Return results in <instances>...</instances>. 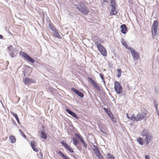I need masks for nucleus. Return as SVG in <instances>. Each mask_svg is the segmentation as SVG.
I'll use <instances>...</instances> for the list:
<instances>
[{
  "instance_id": "51",
  "label": "nucleus",
  "mask_w": 159,
  "mask_h": 159,
  "mask_svg": "<svg viewBox=\"0 0 159 159\" xmlns=\"http://www.w3.org/2000/svg\"><path fill=\"white\" fill-rule=\"evenodd\" d=\"M102 81L103 82V84H104L105 85V86H106V82L104 80V79H102Z\"/></svg>"
},
{
  "instance_id": "40",
  "label": "nucleus",
  "mask_w": 159,
  "mask_h": 159,
  "mask_svg": "<svg viewBox=\"0 0 159 159\" xmlns=\"http://www.w3.org/2000/svg\"><path fill=\"white\" fill-rule=\"evenodd\" d=\"M11 120H12L11 123H12V125H16V126H17V125L16 124L15 121L14 120H13L12 119H11Z\"/></svg>"
},
{
  "instance_id": "9",
  "label": "nucleus",
  "mask_w": 159,
  "mask_h": 159,
  "mask_svg": "<svg viewBox=\"0 0 159 159\" xmlns=\"http://www.w3.org/2000/svg\"><path fill=\"white\" fill-rule=\"evenodd\" d=\"M88 79L92 85L99 92L101 91V89L96 82L91 78L88 77Z\"/></svg>"
},
{
  "instance_id": "42",
  "label": "nucleus",
  "mask_w": 159,
  "mask_h": 159,
  "mask_svg": "<svg viewBox=\"0 0 159 159\" xmlns=\"http://www.w3.org/2000/svg\"><path fill=\"white\" fill-rule=\"evenodd\" d=\"M73 157L75 159H79V156L77 155L76 154H75L73 156Z\"/></svg>"
},
{
  "instance_id": "23",
  "label": "nucleus",
  "mask_w": 159,
  "mask_h": 159,
  "mask_svg": "<svg viewBox=\"0 0 159 159\" xmlns=\"http://www.w3.org/2000/svg\"><path fill=\"white\" fill-rule=\"evenodd\" d=\"M103 109L106 112V114L109 116V117H111L113 115L111 111L109 110L108 108H106L105 107H104L103 108Z\"/></svg>"
},
{
  "instance_id": "32",
  "label": "nucleus",
  "mask_w": 159,
  "mask_h": 159,
  "mask_svg": "<svg viewBox=\"0 0 159 159\" xmlns=\"http://www.w3.org/2000/svg\"><path fill=\"white\" fill-rule=\"evenodd\" d=\"M93 152L97 157L101 154L99 149L93 151Z\"/></svg>"
},
{
  "instance_id": "31",
  "label": "nucleus",
  "mask_w": 159,
  "mask_h": 159,
  "mask_svg": "<svg viewBox=\"0 0 159 159\" xmlns=\"http://www.w3.org/2000/svg\"><path fill=\"white\" fill-rule=\"evenodd\" d=\"M126 115L127 117V118L128 119H129L131 120H133V121H135V120H134V118H132V119L131 118L132 117H133V116H135L134 115V114H132V116H130V117L129 116V114H128V113H127Z\"/></svg>"
},
{
  "instance_id": "26",
  "label": "nucleus",
  "mask_w": 159,
  "mask_h": 159,
  "mask_svg": "<svg viewBox=\"0 0 159 159\" xmlns=\"http://www.w3.org/2000/svg\"><path fill=\"white\" fill-rule=\"evenodd\" d=\"M10 141L12 143H14L16 142V139L15 137L12 135H11L9 137Z\"/></svg>"
},
{
  "instance_id": "16",
  "label": "nucleus",
  "mask_w": 159,
  "mask_h": 159,
  "mask_svg": "<svg viewBox=\"0 0 159 159\" xmlns=\"http://www.w3.org/2000/svg\"><path fill=\"white\" fill-rule=\"evenodd\" d=\"M66 111L69 114L71 115L72 116L75 118L76 119L79 120L80 119V117L78 116L77 114L74 111H72L66 108Z\"/></svg>"
},
{
  "instance_id": "27",
  "label": "nucleus",
  "mask_w": 159,
  "mask_h": 159,
  "mask_svg": "<svg viewBox=\"0 0 159 159\" xmlns=\"http://www.w3.org/2000/svg\"><path fill=\"white\" fill-rule=\"evenodd\" d=\"M58 153L63 159H70L68 156L65 155L61 151H59Z\"/></svg>"
},
{
  "instance_id": "1",
  "label": "nucleus",
  "mask_w": 159,
  "mask_h": 159,
  "mask_svg": "<svg viewBox=\"0 0 159 159\" xmlns=\"http://www.w3.org/2000/svg\"><path fill=\"white\" fill-rule=\"evenodd\" d=\"M21 55L25 60L32 63H34V62L35 61L26 52H21Z\"/></svg>"
},
{
  "instance_id": "7",
  "label": "nucleus",
  "mask_w": 159,
  "mask_h": 159,
  "mask_svg": "<svg viewBox=\"0 0 159 159\" xmlns=\"http://www.w3.org/2000/svg\"><path fill=\"white\" fill-rule=\"evenodd\" d=\"M8 50V52L9 54V55L12 58H15L16 57V54L15 53L16 51L15 49L14 48L13 46L10 45L7 48Z\"/></svg>"
},
{
  "instance_id": "41",
  "label": "nucleus",
  "mask_w": 159,
  "mask_h": 159,
  "mask_svg": "<svg viewBox=\"0 0 159 159\" xmlns=\"http://www.w3.org/2000/svg\"><path fill=\"white\" fill-rule=\"evenodd\" d=\"M99 75H100V78H101V79L102 80L104 79V75L103 74L100 73L99 74Z\"/></svg>"
},
{
  "instance_id": "22",
  "label": "nucleus",
  "mask_w": 159,
  "mask_h": 159,
  "mask_svg": "<svg viewBox=\"0 0 159 159\" xmlns=\"http://www.w3.org/2000/svg\"><path fill=\"white\" fill-rule=\"evenodd\" d=\"M29 68H30L29 66H27L23 70L22 74L23 75L24 77L27 76L29 75V73L28 72V70Z\"/></svg>"
},
{
  "instance_id": "29",
  "label": "nucleus",
  "mask_w": 159,
  "mask_h": 159,
  "mask_svg": "<svg viewBox=\"0 0 159 159\" xmlns=\"http://www.w3.org/2000/svg\"><path fill=\"white\" fill-rule=\"evenodd\" d=\"M137 141L138 143L141 145H143L144 143V141L142 138L139 137L137 139Z\"/></svg>"
},
{
  "instance_id": "34",
  "label": "nucleus",
  "mask_w": 159,
  "mask_h": 159,
  "mask_svg": "<svg viewBox=\"0 0 159 159\" xmlns=\"http://www.w3.org/2000/svg\"><path fill=\"white\" fill-rule=\"evenodd\" d=\"M54 36L55 37L59 39H60L61 38V37L60 35L59 34L58 31L57 32H55V34H54Z\"/></svg>"
},
{
  "instance_id": "54",
  "label": "nucleus",
  "mask_w": 159,
  "mask_h": 159,
  "mask_svg": "<svg viewBox=\"0 0 159 159\" xmlns=\"http://www.w3.org/2000/svg\"><path fill=\"white\" fill-rule=\"evenodd\" d=\"M156 111L157 112V115L159 116V111L158 110Z\"/></svg>"
},
{
  "instance_id": "30",
  "label": "nucleus",
  "mask_w": 159,
  "mask_h": 159,
  "mask_svg": "<svg viewBox=\"0 0 159 159\" xmlns=\"http://www.w3.org/2000/svg\"><path fill=\"white\" fill-rule=\"evenodd\" d=\"M115 157L113 156L110 153L107 154V159H114Z\"/></svg>"
},
{
  "instance_id": "20",
  "label": "nucleus",
  "mask_w": 159,
  "mask_h": 159,
  "mask_svg": "<svg viewBox=\"0 0 159 159\" xmlns=\"http://www.w3.org/2000/svg\"><path fill=\"white\" fill-rule=\"evenodd\" d=\"M30 144L32 148L34 151L36 152H37L39 151V149L36 148V144L35 141H31Z\"/></svg>"
},
{
  "instance_id": "24",
  "label": "nucleus",
  "mask_w": 159,
  "mask_h": 159,
  "mask_svg": "<svg viewBox=\"0 0 159 159\" xmlns=\"http://www.w3.org/2000/svg\"><path fill=\"white\" fill-rule=\"evenodd\" d=\"M122 44L125 47V48L129 50V48H131L130 47H128L126 42L125 41L124 39H122L121 41Z\"/></svg>"
},
{
  "instance_id": "11",
  "label": "nucleus",
  "mask_w": 159,
  "mask_h": 159,
  "mask_svg": "<svg viewBox=\"0 0 159 159\" xmlns=\"http://www.w3.org/2000/svg\"><path fill=\"white\" fill-rule=\"evenodd\" d=\"M71 139L72 140L73 143L75 146H76V148L79 151L81 152V150H83L82 149L81 146L79 142L78 141L76 140L75 138H71Z\"/></svg>"
},
{
  "instance_id": "19",
  "label": "nucleus",
  "mask_w": 159,
  "mask_h": 159,
  "mask_svg": "<svg viewBox=\"0 0 159 159\" xmlns=\"http://www.w3.org/2000/svg\"><path fill=\"white\" fill-rule=\"evenodd\" d=\"M120 28L121 29V32L123 34H125L128 31L126 25L124 24L121 25Z\"/></svg>"
},
{
  "instance_id": "57",
  "label": "nucleus",
  "mask_w": 159,
  "mask_h": 159,
  "mask_svg": "<svg viewBox=\"0 0 159 159\" xmlns=\"http://www.w3.org/2000/svg\"><path fill=\"white\" fill-rule=\"evenodd\" d=\"M106 87V88L109 91V90L107 88V87L106 86H105Z\"/></svg>"
},
{
  "instance_id": "44",
  "label": "nucleus",
  "mask_w": 159,
  "mask_h": 159,
  "mask_svg": "<svg viewBox=\"0 0 159 159\" xmlns=\"http://www.w3.org/2000/svg\"><path fill=\"white\" fill-rule=\"evenodd\" d=\"M39 154L41 158H43V153L41 151H40L39 152Z\"/></svg>"
},
{
  "instance_id": "60",
  "label": "nucleus",
  "mask_w": 159,
  "mask_h": 159,
  "mask_svg": "<svg viewBox=\"0 0 159 159\" xmlns=\"http://www.w3.org/2000/svg\"><path fill=\"white\" fill-rule=\"evenodd\" d=\"M158 51L159 52V47L158 48Z\"/></svg>"
},
{
  "instance_id": "17",
  "label": "nucleus",
  "mask_w": 159,
  "mask_h": 159,
  "mask_svg": "<svg viewBox=\"0 0 159 159\" xmlns=\"http://www.w3.org/2000/svg\"><path fill=\"white\" fill-rule=\"evenodd\" d=\"M153 138L152 134L145 137L144 140L147 145H148L152 140Z\"/></svg>"
},
{
  "instance_id": "13",
  "label": "nucleus",
  "mask_w": 159,
  "mask_h": 159,
  "mask_svg": "<svg viewBox=\"0 0 159 159\" xmlns=\"http://www.w3.org/2000/svg\"><path fill=\"white\" fill-rule=\"evenodd\" d=\"M152 134L151 131L148 129H143L141 132V134L143 137H146Z\"/></svg>"
},
{
  "instance_id": "37",
  "label": "nucleus",
  "mask_w": 159,
  "mask_h": 159,
  "mask_svg": "<svg viewBox=\"0 0 159 159\" xmlns=\"http://www.w3.org/2000/svg\"><path fill=\"white\" fill-rule=\"evenodd\" d=\"M19 131L20 132L21 135L25 139H26V136L25 134L22 132V130L20 129L19 130Z\"/></svg>"
},
{
  "instance_id": "61",
  "label": "nucleus",
  "mask_w": 159,
  "mask_h": 159,
  "mask_svg": "<svg viewBox=\"0 0 159 159\" xmlns=\"http://www.w3.org/2000/svg\"><path fill=\"white\" fill-rule=\"evenodd\" d=\"M41 159H43V158H41Z\"/></svg>"
},
{
  "instance_id": "10",
  "label": "nucleus",
  "mask_w": 159,
  "mask_h": 159,
  "mask_svg": "<svg viewBox=\"0 0 159 159\" xmlns=\"http://www.w3.org/2000/svg\"><path fill=\"white\" fill-rule=\"evenodd\" d=\"M75 136L80 140V142L83 144L84 148L86 149L87 146V144L85 142L82 136L80 134L76 133H75Z\"/></svg>"
},
{
  "instance_id": "4",
  "label": "nucleus",
  "mask_w": 159,
  "mask_h": 159,
  "mask_svg": "<svg viewBox=\"0 0 159 159\" xmlns=\"http://www.w3.org/2000/svg\"><path fill=\"white\" fill-rule=\"evenodd\" d=\"M158 26V21L157 20H154L153 23L152 28V34L153 37H155L157 35Z\"/></svg>"
},
{
  "instance_id": "38",
  "label": "nucleus",
  "mask_w": 159,
  "mask_h": 159,
  "mask_svg": "<svg viewBox=\"0 0 159 159\" xmlns=\"http://www.w3.org/2000/svg\"><path fill=\"white\" fill-rule=\"evenodd\" d=\"M93 148H93V151H95V150H97L99 149L98 147L97 146H96V145H93Z\"/></svg>"
},
{
  "instance_id": "52",
  "label": "nucleus",
  "mask_w": 159,
  "mask_h": 159,
  "mask_svg": "<svg viewBox=\"0 0 159 159\" xmlns=\"http://www.w3.org/2000/svg\"><path fill=\"white\" fill-rule=\"evenodd\" d=\"M153 104L154 106L157 105V104H156V102L155 100L153 101Z\"/></svg>"
},
{
  "instance_id": "14",
  "label": "nucleus",
  "mask_w": 159,
  "mask_h": 159,
  "mask_svg": "<svg viewBox=\"0 0 159 159\" xmlns=\"http://www.w3.org/2000/svg\"><path fill=\"white\" fill-rule=\"evenodd\" d=\"M23 82L25 84L29 85L31 83H35L36 82L33 79L28 77H25L23 80Z\"/></svg>"
},
{
  "instance_id": "33",
  "label": "nucleus",
  "mask_w": 159,
  "mask_h": 159,
  "mask_svg": "<svg viewBox=\"0 0 159 159\" xmlns=\"http://www.w3.org/2000/svg\"><path fill=\"white\" fill-rule=\"evenodd\" d=\"M154 91L156 94H159V87L156 86L154 88Z\"/></svg>"
},
{
  "instance_id": "28",
  "label": "nucleus",
  "mask_w": 159,
  "mask_h": 159,
  "mask_svg": "<svg viewBox=\"0 0 159 159\" xmlns=\"http://www.w3.org/2000/svg\"><path fill=\"white\" fill-rule=\"evenodd\" d=\"M11 113L12 115L15 118L18 123L19 124H20V122L17 114L16 113H14L12 112H11Z\"/></svg>"
},
{
  "instance_id": "45",
  "label": "nucleus",
  "mask_w": 159,
  "mask_h": 159,
  "mask_svg": "<svg viewBox=\"0 0 159 159\" xmlns=\"http://www.w3.org/2000/svg\"><path fill=\"white\" fill-rule=\"evenodd\" d=\"M98 157L99 159H104L103 156H102L101 154L99 155V156H98Z\"/></svg>"
},
{
  "instance_id": "47",
  "label": "nucleus",
  "mask_w": 159,
  "mask_h": 159,
  "mask_svg": "<svg viewBox=\"0 0 159 159\" xmlns=\"http://www.w3.org/2000/svg\"><path fill=\"white\" fill-rule=\"evenodd\" d=\"M98 126L99 128L100 129V131L102 132V133H104V134H106V133L103 131L101 128L100 127V126L99 125H98Z\"/></svg>"
},
{
  "instance_id": "8",
  "label": "nucleus",
  "mask_w": 159,
  "mask_h": 159,
  "mask_svg": "<svg viewBox=\"0 0 159 159\" xmlns=\"http://www.w3.org/2000/svg\"><path fill=\"white\" fill-rule=\"evenodd\" d=\"M129 50L133 57L134 60H138L140 58V55L136 51L132 48H129Z\"/></svg>"
},
{
  "instance_id": "58",
  "label": "nucleus",
  "mask_w": 159,
  "mask_h": 159,
  "mask_svg": "<svg viewBox=\"0 0 159 159\" xmlns=\"http://www.w3.org/2000/svg\"><path fill=\"white\" fill-rule=\"evenodd\" d=\"M42 128L43 129H44V126H42Z\"/></svg>"
},
{
  "instance_id": "35",
  "label": "nucleus",
  "mask_w": 159,
  "mask_h": 159,
  "mask_svg": "<svg viewBox=\"0 0 159 159\" xmlns=\"http://www.w3.org/2000/svg\"><path fill=\"white\" fill-rule=\"evenodd\" d=\"M110 119H111V121L114 123H115L116 122V119L114 117V115H113L111 117H110Z\"/></svg>"
},
{
  "instance_id": "12",
  "label": "nucleus",
  "mask_w": 159,
  "mask_h": 159,
  "mask_svg": "<svg viewBox=\"0 0 159 159\" xmlns=\"http://www.w3.org/2000/svg\"><path fill=\"white\" fill-rule=\"evenodd\" d=\"M60 143L61 145L70 152L73 153L74 152V150L73 149L66 143L62 141H61Z\"/></svg>"
},
{
  "instance_id": "36",
  "label": "nucleus",
  "mask_w": 159,
  "mask_h": 159,
  "mask_svg": "<svg viewBox=\"0 0 159 159\" xmlns=\"http://www.w3.org/2000/svg\"><path fill=\"white\" fill-rule=\"evenodd\" d=\"M49 29L52 31H53V30H54V28H55V26L52 25L51 24H50L49 25Z\"/></svg>"
},
{
  "instance_id": "39",
  "label": "nucleus",
  "mask_w": 159,
  "mask_h": 159,
  "mask_svg": "<svg viewBox=\"0 0 159 159\" xmlns=\"http://www.w3.org/2000/svg\"><path fill=\"white\" fill-rule=\"evenodd\" d=\"M75 6H76V8L78 9L79 11V10L81 7V2H80V5L76 4L75 5Z\"/></svg>"
},
{
  "instance_id": "5",
  "label": "nucleus",
  "mask_w": 159,
  "mask_h": 159,
  "mask_svg": "<svg viewBox=\"0 0 159 159\" xmlns=\"http://www.w3.org/2000/svg\"><path fill=\"white\" fill-rule=\"evenodd\" d=\"M114 89L116 92L118 94L122 93V87L120 84L117 81L114 83Z\"/></svg>"
},
{
  "instance_id": "56",
  "label": "nucleus",
  "mask_w": 159,
  "mask_h": 159,
  "mask_svg": "<svg viewBox=\"0 0 159 159\" xmlns=\"http://www.w3.org/2000/svg\"><path fill=\"white\" fill-rule=\"evenodd\" d=\"M106 87V88L109 91V90L107 88V87L106 86H105Z\"/></svg>"
},
{
  "instance_id": "43",
  "label": "nucleus",
  "mask_w": 159,
  "mask_h": 159,
  "mask_svg": "<svg viewBox=\"0 0 159 159\" xmlns=\"http://www.w3.org/2000/svg\"><path fill=\"white\" fill-rule=\"evenodd\" d=\"M116 71L118 72L119 74H121L122 71L121 69H118L116 70Z\"/></svg>"
},
{
  "instance_id": "25",
  "label": "nucleus",
  "mask_w": 159,
  "mask_h": 159,
  "mask_svg": "<svg viewBox=\"0 0 159 159\" xmlns=\"http://www.w3.org/2000/svg\"><path fill=\"white\" fill-rule=\"evenodd\" d=\"M110 6L111 7H117L116 1V0H111L110 1Z\"/></svg>"
},
{
  "instance_id": "46",
  "label": "nucleus",
  "mask_w": 159,
  "mask_h": 159,
  "mask_svg": "<svg viewBox=\"0 0 159 159\" xmlns=\"http://www.w3.org/2000/svg\"><path fill=\"white\" fill-rule=\"evenodd\" d=\"M145 159H150L149 156L148 155H145Z\"/></svg>"
},
{
  "instance_id": "21",
  "label": "nucleus",
  "mask_w": 159,
  "mask_h": 159,
  "mask_svg": "<svg viewBox=\"0 0 159 159\" xmlns=\"http://www.w3.org/2000/svg\"><path fill=\"white\" fill-rule=\"evenodd\" d=\"M41 135L40 137L41 139H47V134L43 130H42L40 131Z\"/></svg>"
},
{
  "instance_id": "50",
  "label": "nucleus",
  "mask_w": 159,
  "mask_h": 159,
  "mask_svg": "<svg viewBox=\"0 0 159 159\" xmlns=\"http://www.w3.org/2000/svg\"><path fill=\"white\" fill-rule=\"evenodd\" d=\"M52 31L53 32H54L55 33V32H58V31H57V30L55 28H54V30H53V31Z\"/></svg>"
},
{
  "instance_id": "55",
  "label": "nucleus",
  "mask_w": 159,
  "mask_h": 159,
  "mask_svg": "<svg viewBox=\"0 0 159 159\" xmlns=\"http://www.w3.org/2000/svg\"><path fill=\"white\" fill-rule=\"evenodd\" d=\"M103 1L104 2H107V1L106 0H103Z\"/></svg>"
},
{
  "instance_id": "59",
  "label": "nucleus",
  "mask_w": 159,
  "mask_h": 159,
  "mask_svg": "<svg viewBox=\"0 0 159 159\" xmlns=\"http://www.w3.org/2000/svg\"><path fill=\"white\" fill-rule=\"evenodd\" d=\"M20 100V98H18V102H19V101Z\"/></svg>"
},
{
  "instance_id": "2",
  "label": "nucleus",
  "mask_w": 159,
  "mask_h": 159,
  "mask_svg": "<svg viewBox=\"0 0 159 159\" xmlns=\"http://www.w3.org/2000/svg\"><path fill=\"white\" fill-rule=\"evenodd\" d=\"M97 45V47L101 54L103 56H107V52L106 48L104 47L100 43H98V42L95 43Z\"/></svg>"
},
{
  "instance_id": "6",
  "label": "nucleus",
  "mask_w": 159,
  "mask_h": 159,
  "mask_svg": "<svg viewBox=\"0 0 159 159\" xmlns=\"http://www.w3.org/2000/svg\"><path fill=\"white\" fill-rule=\"evenodd\" d=\"M79 11L81 12L85 15H87L89 12V10L88 7L85 5L84 3L81 2V6Z\"/></svg>"
},
{
  "instance_id": "3",
  "label": "nucleus",
  "mask_w": 159,
  "mask_h": 159,
  "mask_svg": "<svg viewBox=\"0 0 159 159\" xmlns=\"http://www.w3.org/2000/svg\"><path fill=\"white\" fill-rule=\"evenodd\" d=\"M146 113L141 112L138 113L136 116H133L131 118L132 119V118H134V120H135V121H138L144 119L146 117Z\"/></svg>"
},
{
  "instance_id": "15",
  "label": "nucleus",
  "mask_w": 159,
  "mask_h": 159,
  "mask_svg": "<svg viewBox=\"0 0 159 159\" xmlns=\"http://www.w3.org/2000/svg\"><path fill=\"white\" fill-rule=\"evenodd\" d=\"M71 90L80 98H82L84 97V94L79 90L74 88H72Z\"/></svg>"
},
{
  "instance_id": "48",
  "label": "nucleus",
  "mask_w": 159,
  "mask_h": 159,
  "mask_svg": "<svg viewBox=\"0 0 159 159\" xmlns=\"http://www.w3.org/2000/svg\"><path fill=\"white\" fill-rule=\"evenodd\" d=\"M154 107L156 109V111L158 110V105L154 106Z\"/></svg>"
},
{
  "instance_id": "53",
  "label": "nucleus",
  "mask_w": 159,
  "mask_h": 159,
  "mask_svg": "<svg viewBox=\"0 0 159 159\" xmlns=\"http://www.w3.org/2000/svg\"><path fill=\"white\" fill-rule=\"evenodd\" d=\"M3 36L2 35L0 34V39H3Z\"/></svg>"
},
{
  "instance_id": "18",
  "label": "nucleus",
  "mask_w": 159,
  "mask_h": 159,
  "mask_svg": "<svg viewBox=\"0 0 159 159\" xmlns=\"http://www.w3.org/2000/svg\"><path fill=\"white\" fill-rule=\"evenodd\" d=\"M117 7H111V9L110 12V16L115 15L117 14L118 11L116 9Z\"/></svg>"
},
{
  "instance_id": "49",
  "label": "nucleus",
  "mask_w": 159,
  "mask_h": 159,
  "mask_svg": "<svg viewBox=\"0 0 159 159\" xmlns=\"http://www.w3.org/2000/svg\"><path fill=\"white\" fill-rule=\"evenodd\" d=\"M121 74L118 73V74L117 75V77L118 78H119L121 76Z\"/></svg>"
}]
</instances>
